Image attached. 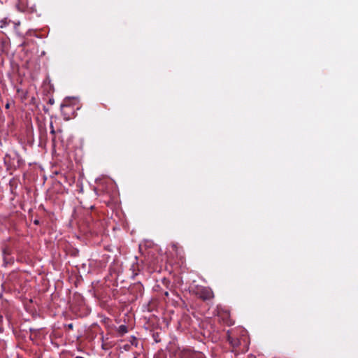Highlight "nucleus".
Returning <instances> with one entry per match:
<instances>
[{"instance_id": "17", "label": "nucleus", "mask_w": 358, "mask_h": 358, "mask_svg": "<svg viewBox=\"0 0 358 358\" xmlns=\"http://www.w3.org/2000/svg\"><path fill=\"white\" fill-rule=\"evenodd\" d=\"M134 358H137V357H134Z\"/></svg>"}, {"instance_id": "11", "label": "nucleus", "mask_w": 358, "mask_h": 358, "mask_svg": "<svg viewBox=\"0 0 358 358\" xmlns=\"http://www.w3.org/2000/svg\"><path fill=\"white\" fill-rule=\"evenodd\" d=\"M48 102L50 104L52 105V104H54L55 101L53 99H50Z\"/></svg>"}, {"instance_id": "3", "label": "nucleus", "mask_w": 358, "mask_h": 358, "mask_svg": "<svg viewBox=\"0 0 358 358\" xmlns=\"http://www.w3.org/2000/svg\"><path fill=\"white\" fill-rule=\"evenodd\" d=\"M227 341H229L231 346L233 348L234 350H244L243 349H241L240 347L241 345L242 338H238L236 337L231 331H227Z\"/></svg>"}, {"instance_id": "16", "label": "nucleus", "mask_w": 358, "mask_h": 358, "mask_svg": "<svg viewBox=\"0 0 358 358\" xmlns=\"http://www.w3.org/2000/svg\"><path fill=\"white\" fill-rule=\"evenodd\" d=\"M165 295L166 296H168L169 295V293L167 292H165Z\"/></svg>"}, {"instance_id": "15", "label": "nucleus", "mask_w": 358, "mask_h": 358, "mask_svg": "<svg viewBox=\"0 0 358 358\" xmlns=\"http://www.w3.org/2000/svg\"><path fill=\"white\" fill-rule=\"evenodd\" d=\"M75 358H85V357H81V356H77V357H76Z\"/></svg>"}, {"instance_id": "6", "label": "nucleus", "mask_w": 358, "mask_h": 358, "mask_svg": "<svg viewBox=\"0 0 358 358\" xmlns=\"http://www.w3.org/2000/svg\"><path fill=\"white\" fill-rule=\"evenodd\" d=\"M128 331V328L127 326L122 324L118 327L117 332L120 336H123Z\"/></svg>"}, {"instance_id": "14", "label": "nucleus", "mask_w": 358, "mask_h": 358, "mask_svg": "<svg viewBox=\"0 0 358 358\" xmlns=\"http://www.w3.org/2000/svg\"><path fill=\"white\" fill-rule=\"evenodd\" d=\"M6 108L7 109L10 108V104L8 103L6 104Z\"/></svg>"}, {"instance_id": "5", "label": "nucleus", "mask_w": 358, "mask_h": 358, "mask_svg": "<svg viewBox=\"0 0 358 358\" xmlns=\"http://www.w3.org/2000/svg\"><path fill=\"white\" fill-rule=\"evenodd\" d=\"M222 319L227 326H232L234 324V322L230 318L229 314L227 313H224L222 315Z\"/></svg>"}, {"instance_id": "1", "label": "nucleus", "mask_w": 358, "mask_h": 358, "mask_svg": "<svg viewBox=\"0 0 358 358\" xmlns=\"http://www.w3.org/2000/svg\"><path fill=\"white\" fill-rule=\"evenodd\" d=\"M17 9L21 12L34 13L36 11L35 0H17Z\"/></svg>"}, {"instance_id": "2", "label": "nucleus", "mask_w": 358, "mask_h": 358, "mask_svg": "<svg viewBox=\"0 0 358 358\" xmlns=\"http://www.w3.org/2000/svg\"><path fill=\"white\" fill-rule=\"evenodd\" d=\"M195 294L197 297L203 301H208L214 297V294L212 289L208 287H198L195 291Z\"/></svg>"}, {"instance_id": "9", "label": "nucleus", "mask_w": 358, "mask_h": 358, "mask_svg": "<svg viewBox=\"0 0 358 358\" xmlns=\"http://www.w3.org/2000/svg\"><path fill=\"white\" fill-rule=\"evenodd\" d=\"M69 330H72L73 329V324L72 323L68 324L65 327Z\"/></svg>"}, {"instance_id": "12", "label": "nucleus", "mask_w": 358, "mask_h": 358, "mask_svg": "<svg viewBox=\"0 0 358 358\" xmlns=\"http://www.w3.org/2000/svg\"><path fill=\"white\" fill-rule=\"evenodd\" d=\"M3 253H4V255H9V252H8V250L7 249H5L3 250Z\"/></svg>"}, {"instance_id": "10", "label": "nucleus", "mask_w": 358, "mask_h": 358, "mask_svg": "<svg viewBox=\"0 0 358 358\" xmlns=\"http://www.w3.org/2000/svg\"><path fill=\"white\" fill-rule=\"evenodd\" d=\"M50 127H51V131L50 133L52 134H55V129H54V127H53V125H52V123L50 124Z\"/></svg>"}, {"instance_id": "8", "label": "nucleus", "mask_w": 358, "mask_h": 358, "mask_svg": "<svg viewBox=\"0 0 358 358\" xmlns=\"http://www.w3.org/2000/svg\"><path fill=\"white\" fill-rule=\"evenodd\" d=\"M153 337H154V339H155L156 343L160 342V339H159V334H154Z\"/></svg>"}, {"instance_id": "4", "label": "nucleus", "mask_w": 358, "mask_h": 358, "mask_svg": "<svg viewBox=\"0 0 358 358\" xmlns=\"http://www.w3.org/2000/svg\"><path fill=\"white\" fill-rule=\"evenodd\" d=\"M180 358H203V355L199 352L192 351L189 349H183L179 351Z\"/></svg>"}, {"instance_id": "13", "label": "nucleus", "mask_w": 358, "mask_h": 358, "mask_svg": "<svg viewBox=\"0 0 358 358\" xmlns=\"http://www.w3.org/2000/svg\"><path fill=\"white\" fill-rule=\"evenodd\" d=\"M34 222L35 224H39V221L37 220H34Z\"/></svg>"}, {"instance_id": "7", "label": "nucleus", "mask_w": 358, "mask_h": 358, "mask_svg": "<svg viewBox=\"0 0 358 358\" xmlns=\"http://www.w3.org/2000/svg\"><path fill=\"white\" fill-rule=\"evenodd\" d=\"M0 22H1V25H0L1 28H3L4 27H6L7 25L6 19L1 20Z\"/></svg>"}]
</instances>
